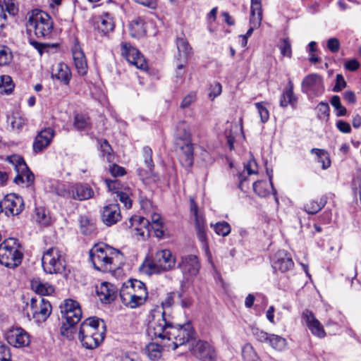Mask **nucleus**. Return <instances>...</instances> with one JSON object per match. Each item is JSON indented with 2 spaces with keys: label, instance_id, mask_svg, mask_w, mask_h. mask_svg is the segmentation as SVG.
Masks as SVG:
<instances>
[{
  "label": "nucleus",
  "instance_id": "nucleus-32",
  "mask_svg": "<svg viewBox=\"0 0 361 361\" xmlns=\"http://www.w3.org/2000/svg\"><path fill=\"white\" fill-rule=\"evenodd\" d=\"M130 35L134 38H139L145 35V21L140 17H136L129 23Z\"/></svg>",
  "mask_w": 361,
  "mask_h": 361
},
{
  "label": "nucleus",
  "instance_id": "nucleus-43",
  "mask_svg": "<svg viewBox=\"0 0 361 361\" xmlns=\"http://www.w3.org/2000/svg\"><path fill=\"white\" fill-rule=\"evenodd\" d=\"M177 295L176 292H170L166 294L165 299L161 302V307L155 310H153L151 312V316L152 317V312L155 310H160L161 312H165L166 314H170V312H167L168 309H171L173 305L175 302V297Z\"/></svg>",
  "mask_w": 361,
  "mask_h": 361
},
{
  "label": "nucleus",
  "instance_id": "nucleus-17",
  "mask_svg": "<svg viewBox=\"0 0 361 361\" xmlns=\"http://www.w3.org/2000/svg\"><path fill=\"white\" fill-rule=\"evenodd\" d=\"M8 343L15 348H23L30 343L29 334L23 329L18 327L9 330L6 334Z\"/></svg>",
  "mask_w": 361,
  "mask_h": 361
},
{
  "label": "nucleus",
  "instance_id": "nucleus-46",
  "mask_svg": "<svg viewBox=\"0 0 361 361\" xmlns=\"http://www.w3.org/2000/svg\"><path fill=\"white\" fill-rule=\"evenodd\" d=\"M242 356L244 361H257V355L250 343H246L242 348Z\"/></svg>",
  "mask_w": 361,
  "mask_h": 361
},
{
  "label": "nucleus",
  "instance_id": "nucleus-20",
  "mask_svg": "<svg viewBox=\"0 0 361 361\" xmlns=\"http://www.w3.org/2000/svg\"><path fill=\"white\" fill-rule=\"evenodd\" d=\"M192 354L201 361H215L214 348L207 341H198L192 348Z\"/></svg>",
  "mask_w": 361,
  "mask_h": 361
},
{
  "label": "nucleus",
  "instance_id": "nucleus-38",
  "mask_svg": "<svg viewBox=\"0 0 361 361\" xmlns=\"http://www.w3.org/2000/svg\"><path fill=\"white\" fill-rule=\"evenodd\" d=\"M311 153L316 155V161L322 164L323 169H326L331 165V160L328 152L324 149L312 148Z\"/></svg>",
  "mask_w": 361,
  "mask_h": 361
},
{
  "label": "nucleus",
  "instance_id": "nucleus-22",
  "mask_svg": "<svg viewBox=\"0 0 361 361\" xmlns=\"http://www.w3.org/2000/svg\"><path fill=\"white\" fill-rule=\"evenodd\" d=\"M178 267L183 275L194 276L199 273L200 264L196 255H190L182 257Z\"/></svg>",
  "mask_w": 361,
  "mask_h": 361
},
{
  "label": "nucleus",
  "instance_id": "nucleus-49",
  "mask_svg": "<svg viewBox=\"0 0 361 361\" xmlns=\"http://www.w3.org/2000/svg\"><path fill=\"white\" fill-rule=\"evenodd\" d=\"M98 143L99 145V149L102 157H106L108 161H111V159L113 157V149L109 142L106 139L99 140Z\"/></svg>",
  "mask_w": 361,
  "mask_h": 361
},
{
  "label": "nucleus",
  "instance_id": "nucleus-42",
  "mask_svg": "<svg viewBox=\"0 0 361 361\" xmlns=\"http://www.w3.org/2000/svg\"><path fill=\"white\" fill-rule=\"evenodd\" d=\"M145 353L151 360H157L161 356L162 346L156 343H150L145 348Z\"/></svg>",
  "mask_w": 361,
  "mask_h": 361
},
{
  "label": "nucleus",
  "instance_id": "nucleus-57",
  "mask_svg": "<svg viewBox=\"0 0 361 361\" xmlns=\"http://www.w3.org/2000/svg\"><path fill=\"white\" fill-rule=\"evenodd\" d=\"M281 54L283 56H287L288 58H291L292 56V50H291V44L288 38L283 39L282 42L279 47Z\"/></svg>",
  "mask_w": 361,
  "mask_h": 361
},
{
  "label": "nucleus",
  "instance_id": "nucleus-23",
  "mask_svg": "<svg viewBox=\"0 0 361 361\" xmlns=\"http://www.w3.org/2000/svg\"><path fill=\"white\" fill-rule=\"evenodd\" d=\"M121 219V214L118 204H109L103 207L102 212V220L106 226H113L118 222Z\"/></svg>",
  "mask_w": 361,
  "mask_h": 361
},
{
  "label": "nucleus",
  "instance_id": "nucleus-47",
  "mask_svg": "<svg viewBox=\"0 0 361 361\" xmlns=\"http://www.w3.org/2000/svg\"><path fill=\"white\" fill-rule=\"evenodd\" d=\"M14 84L11 77L9 75H2L0 78V89L1 92L6 94H10L14 89Z\"/></svg>",
  "mask_w": 361,
  "mask_h": 361
},
{
  "label": "nucleus",
  "instance_id": "nucleus-29",
  "mask_svg": "<svg viewBox=\"0 0 361 361\" xmlns=\"http://www.w3.org/2000/svg\"><path fill=\"white\" fill-rule=\"evenodd\" d=\"M178 49L177 60L187 63L189 56L192 54V47L185 37H178L176 40Z\"/></svg>",
  "mask_w": 361,
  "mask_h": 361
},
{
  "label": "nucleus",
  "instance_id": "nucleus-13",
  "mask_svg": "<svg viewBox=\"0 0 361 361\" xmlns=\"http://www.w3.org/2000/svg\"><path fill=\"white\" fill-rule=\"evenodd\" d=\"M3 212L7 216L19 215L25 208L24 201L22 197L14 193L6 195L1 201Z\"/></svg>",
  "mask_w": 361,
  "mask_h": 361
},
{
  "label": "nucleus",
  "instance_id": "nucleus-19",
  "mask_svg": "<svg viewBox=\"0 0 361 361\" xmlns=\"http://www.w3.org/2000/svg\"><path fill=\"white\" fill-rule=\"evenodd\" d=\"M54 136V130L51 128H46L40 130L35 137L32 149L35 154L42 152L51 144Z\"/></svg>",
  "mask_w": 361,
  "mask_h": 361
},
{
  "label": "nucleus",
  "instance_id": "nucleus-5",
  "mask_svg": "<svg viewBox=\"0 0 361 361\" xmlns=\"http://www.w3.org/2000/svg\"><path fill=\"white\" fill-rule=\"evenodd\" d=\"M62 317L65 319L61 328V334L69 340L74 339L75 325L82 318V310L78 302L72 299L65 300L60 306Z\"/></svg>",
  "mask_w": 361,
  "mask_h": 361
},
{
  "label": "nucleus",
  "instance_id": "nucleus-2",
  "mask_svg": "<svg viewBox=\"0 0 361 361\" xmlns=\"http://www.w3.org/2000/svg\"><path fill=\"white\" fill-rule=\"evenodd\" d=\"M106 327L103 320L89 317L82 322L78 338L86 349H94L99 345L105 337Z\"/></svg>",
  "mask_w": 361,
  "mask_h": 361
},
{
  "label": "nucleus",
  "instance_id": "nucleus-4",
  "mask_svg": "<svg viewBox=\"0 0 361 361\" xmlns=\"http://www.w3.org/2000/svg\"><path fill=\"white\" fill-rule=\"evenodd\" d=\"M175 145L179 150L180 164L185 167L192 166L194 161V148L190 126L185 121H180L177 125Z\"/></svg>",
  "mask_w": 361,
  "mask_h": 361
},
{
  "label": "nucleus",
  "instance_id": "nucleus-24",
  "mask_svg": "<svg viewBox=\"0 0 361 361\" xmlns=\"http://www.w3.org/2000/svg\"><path fill=\"white\" fill-rule=\"evenodd\" d=\"M20 250H0V263L8 268L20 265L23 259Z\"/></svg>",
  "mask_w": 361,
  "mask_h": 361
},
{
  "label": "nucleus",
  "instance_id": "nucleus-51",
  "mask_svg": "<svg viewBox=\"0 0 361 361\" xmlns=\"http://www.w3.org/2000/svg\"><path fill=\"white\" fill-rule=\"evenodd\" d=\"M254 192L259 197H264L269 195L267 183L265 181L258 180L253 183Z\"/></svg>",
  "mask_w": 361,
  "mask_h": 361
},
{
  "label": "nucleus",
  "instance_id": "nucleus-25",
  "mask_svg": "<svg viewBox=\"0 0 361 361\" xmlns=\"http://www.w3.org/2000/svg\"><path fill=\"white\" fill-rule=\"evenodd\" d=\"M302 317L313 335L319 338H323L325 336L326 333L324 330L323 326L321 324L319 321L316 319L312 311L305 310L302 314Z\"/></svg>",
  "mask_w": 361,
  "mask_h": 361
},
{
  "label": "nucleus",
  "instance_id": "nucleus-52",
  "mask_svg": "<svg viewBox=\"0 0 361 361\" xmlns=\"http://www.w3.org/2000/svg\"><path fill=\"white\" fill-rule=\"evenodd\" d=\"M109 264L120 267L125 264V258L121 250H114L109 256Z\"/></svg>",
  "mask_w": 361,
  "mask_h": 361
},
{
  "label": "nucleus",
  "instance_id": "nucleus-10",
  "mask_svg": "<svg viewBox=\"0 0 361 361\" xmlns=\"http://www.w3.org/2000/svg\"><path fill=\"white\" fill-rule=\"evenodd\" d=\"M43 269L46 273L57 274L65 268V259L60 250H47L42 259Z\"/></svg>",
  "mask_w": 361,
  "mask_h": 361
},
{
  "label": "nucleus",
  "instance_id": "nucleus-21",
  "mask_svg": "<svg viewBox=\"0 0 361 361\" xmlns=\"http://www.w3.org/2000/svg\"><path fill=\"white\" fill-rule=\"evenodd\" d=\"M273 268L281 272L293 269L294 262L292 257L285 250H279L272 258Z\"/></svg>",
  "mask_w": 361,
  "mask_h": 361
},
{
  "label": "nucleus",
  "instance_id": "nucleus-61",
  "mask_svg": "<svg viewBox=\"0 0 361 361\" xmlns=\"http://www.w3.org/2000/svg\"><path fill=\"white\" fill-rule=\"evenodd\" d=\"M13 130H20L25 124L24 120L20 116H11L8 118Z\"/></svg>",
  "mask_w": 361,
  "mask_h": 361
},
{
  "label": "nucleus",
  "instance_id": "nucleus-55",
  "mask_svg": "<svg viewBox=\"0 0 361 361\" xmlns=\"http://www.w3.org/2000/svg\"><path fill=\"white\" fill-rule=\"evenodd\" d=\"M131 194L130 188H128L123 192L116 195V197L119 199V201L123 204L126 209H130L132 207V200L130 197Z\"/></svg>",
  "mask_w": 361,
  "mask_h": 361
},
{
  "label": "nucleus",
  "instance_id": "nucleus-27",
  "mask_svg": "<svg viewBox=\"0 0 361 361\" xmlns=\"http://www.w3.org/2000/svg\"><path fill=\"white\" fill-rule=\"evenodd\" d=\"M71 51L74 64L78 74L85 75L87 71V63L85 54L78 42L72 47Z\"/></svg>",
  "mask_w": 361,
  "mask_h": 361
},
{
  "label": "nucleus",
  "instance_id": "nucleus-30",
  "mask_svg": "<svg viewBox=\"0 0 361 361\" xmlns=\"http://www.w3.org/2000/svg\"><path fill=\"white\" fill-rule=\"evenodd\" d=\"M90 258L95 269L99 270L101 266L110 265L109 256L105 252V250H90Z\"/></svg>",
  "mask_w": 361,
  "mask_h": 361
},
{
  "label": "nucleus",
  "instance_id": "nucleus-53",
  "mask_svg": "<svg viewBox=\"0 0 361 361\" xmlns=\"http://www.w3.org/2000/svg\"><path fill=\"white\" fill-rule=\"evenodd\" d=\"M177 296L180 300V304L182 308L189 309L193 305V298L188 294H186L183 290L178 292Z\"/></svg>",
  "mask_w": 361,
  "mask_h": 361
},
{
  "label": "nucleus",
  "instance_id": "nucleus-16",
  "mask_svg": "<svg viewBox=\"0 0 361 361\" xmlns=\"http://www.w3.org/2000/svg\"><path fill=\"white\" fill-rule=\"evenodd\" d=\"M190 211L195 217L197 236L203 246H207L206 221L204 217L199 213L198 206L193 197H190Z\"/></svg>",
  "mask_w": 361,
  "mask_h": 361
},
{
  "label": "nucleus",
  "instance_id": "nucleus-9",
  "mask_svg": "<svg viewBox=\"0 0 361 361\" xmlns=\"http://www.w3.org/2000/svg\"><path fill=\"white\" fill-rule=\"evenodd\" d=\"M8 160L17 173L16 176L13 179L15 183L18 185L24 183V177H25L27 186H30L34 183L35 176L30 170L23 157L15 154L8 157Z\"/></svg>",
  "mask_w": 361,
  "mask_h": 361
},
{
  "label": "nucleus",
  "instance_id": "nucleus-59",
  "mask_svg": "<svg viewBox=\"0 0 361 361\" xmlns=\"http://www.w3.org/2000/svg\"><path fill=\"white\" fill-rule=\"evenodd\" d=\"M11 354L9 347L0 342V361H11Z\"/></svg>",
  "mask_w": 361,
  "mask_h": 361
},
{
  "label": "nucleus",
  "instance_id": "nucleus-60",
  "mask_svg": "<svg viewBox=\"0 0 361 361\" xmlns=\"http://www.w3.org/2000/svg\"><path fill=\"white\" fill-rule=\"evenodd\" d=\"M252 333L254 337L256 338V340L261 343L268 342V340L270 336V334L257 328L252 329Z\"/></svg>",
  "mask_w": 361,
  "mask_h": 361
},
{
  "label": "nucleus",
  "instance_id": "nucleus-36",
  "mask_svg": "<svg viewBox=\"0 0 361 361\" xmlns=\"http://www.w3.org/2000/svg\"><path fill=\"white\" fill-rule=\"evenodd\" d=\"M35 219L39 224L44 226H49L51 222L49 212L43 207L35 208Z\"/></svg>",
  "mask_w": 361,
  "mask_h": 361
},
{
  "label": "nucleus",
  "instance_id": "nucleus-33",
  "mask_svg": "<svg viewBox=\"0 0 361 361\" xmlns=\"http://www.w3.org/2000/svg\"><path fill=\"white\" fill-rule=\"evenodd\" d=\"M51 77L62 82L64 85H68L71 78V73L66 64L59 63L56 72L52 73Z\"/></svg>",
  "mask_w": 361,
  "mask_h": 361
},
{
  "label": "nucleus",
  "instance_id": "nucleus-34",
  "mask_svg": "<svg viewBox=\"0 0 361 361\" xmlns=\"http://www.w3.org/2000/svg\"><path fill=\"white\" fill-rule=\"evenodd\" d=\"M295 102L296 98L293 95V84L289 80L286 90L280 99V106L282 107H286L288 104L293 106Z\"/></svg>",
  "mask_w": 361,
  "mask_h": 361
},
{
  "label": "nucleus",
  "instance_id": "nucleus-1",
  "mask_svg": "<svg viewBox=\"0 0 361 361\" xmlns=\"http://www.w3.org/2000/svg\"><path fill=\"white\" fill-rule=\"evenodd\" d=\"M147 334L152 339L171 341L165 345L176 350L192 338L194 331L190 322L173 326L169 314L155 310L152 312V319L149 323Z\"/></svg>",
  "mask_w": 361,
  "mask_h": 361
},
{
  "label": "nucleus",
  "instance_id": "nucleus-39",
  "mask_svg": "<svg viewBox=\"0 0 361 361\" xmlns=\"http://www.w3.org/2000/svg\"><path fill=\"white\" fill-rule=\"evenodd\" d=\"M326 198L323 196L320 197L319 201L310 200L305 205V211L310 214H314L319 212L326 204Z\"/></svg>",
  "mask_w": 361,
  "mask_h": 361
},
{
  "label": "nucleus",
  "instance_id": "nucleus-37",
  "mask_svg": "<svg viewBox=\"0 0 361 361\" xmlns=\"http://www.w3.org/2000/svg\"><path fill=\"white\" fill-rule=\"evenodd\" d=\"M80 231L85 235H92L95 233L97 226L95 221L86 216H81L80 220Z\"/></svg>",
  "mask_w": 361,
  "mask_h": 361
},
{
  "label": "nucleus",
  "instance_id": "nucleus-50",
  "mask_svg": "<svg viewBox=\"0 0 361 361\" xmlns=\"http://www.w3.org/2000/svg\"><path fill=\"white\" fill-rule=\"evenodd\" d=\"M13 59L11 49L6 46L0 45V66L9 64Z\"/></svg>",
  "mask_w": 361,
  "mask_h": 361
},
{
  "label": "nucleus",
  "instance_id": "nucleus-3",
  "mask_svg": "<svg viewBox=\"0 0 361 361\" xmlns=\"http://www.w3.org/2000/svg\"><path fill=\"white\" fill-rule=\"evenodd\" d=\"M119 295L122 303L133 309L145 304L148 292L143 282L137 279H130L122 285Z\"/></svg>",
  "mask_w": 361,
  "mask_h": 361
},
{
  "label": "nucleus",
  "instance_id": "nucleus-64",
  "mask_svg": "<svg viewBox=\"0 0 361 361\" xmlns=\"http://www.w3.org/2000/svg\"><path fill=\"white\" fill-rule=\"evenodd\" d=\"M111 174L114 177L123 176L126 174V170L123 167L114 164L109 168Z\"/></svg>",
  "mask_w": 361,
  "mask_h": 361
},
{
  "label": "nucleus",
  "instance_id": "nucleus-44",
  "mask_svg": "<svg viewBox=\"0 0 361 361\" xmlns=\"http://www.w3.org/2000/svg\"><path fill=\"white\" fill-rule=\"evenodd\" d=\"M104 182L106 185V187L108 188V190L116 195L129 188L117 179L110 180L106 178L104 180Z\"/></svg>",
  "mask_w": 361,
  "mask_h": 361
},
{
  "label": "nucleus",
  "instance_id": "nucleus-35",
  "mask_svg": "<svg viewBox=\"0 0 361 361\" xmlns=\"http://www.w3.org/2000/svg\"><path fill=\"white\" fill-rule=\"evenodd\" d=\"M73 127L77 130H83L91 128L90 118L85 114H75L74 116Z\"/></svg>",
  "mask_w": 361,
  "mask_h": 361
},
{
  "label": "nucleus",
  "instance_id": "nucleus-40",
  "mask_svg": "<svg viewBox=\"0 0 361 361\" xmlns=\"http://www.w3.org/2000/svg\"><path fill=\"white\" fill-rule=\"evenodd\" d=\"M144 162L147 168L145 172L147 175H152L154 169V161L152 160V149L149 146H145L142 148Z\"/></svg>",
  "mask_w": 361,
  "mask_h": 361
},
{
  "label": "nucleus",
  "instance_id": "nucleus-12",
  "mask_svg": "<svg viewBox=\"0 0 361 361\" xmlns=\"http://www.w3.org/2000/svg\"><path fill=\"white\" fill-rule=\"evenodd\" d=\"M30 309L32 317L37 322L45 321L51 312V305L50 302L40 296L31 298Z\"/></svg>",
  "mask_w": 361,
  "mask_h": 361
},
{
  "label": "nucleus",
  "instance_id": "nucleus-14",
  "mask_svg": "<svg viewBox=\"0 0 361 361\" xmlns=\"http://www.w3.org/2000/svg\"><path fill=\"white\" fill-rule=\"evenodd\" d=\"M324 90L322 78L318 74L307 75L302 82V91L310 96H319Z\"/></svg>",
  "mask_w": 361,
  "mask_h": 361
},
{
  "label": "nucleus",
  "instance_id": "nucleus-7",
  "mask_svg": "<svg viewBox=\"0 0 361 361\" xmlns=\"http://www.w3.org/2000/svg\"><path fill=\"white\" fill-rule=\"evenodd\" d=\"M176 264V257L172 255L171 250H158L152 260L145 261L142 266V271L147 274H160L161 271H169Z\"/></svg>",
  "mask_w": 361,
  "mask_h": 361
},
{
  "label": "nucleus",
  "instance_id": "nucleus-26",
  "mask_svg": "<svg viewBox=\"0 0 361 361\" xmlns=\"http://www.w3.org/2000/svg\"><path fill=\"white\" fill-rule=\"evenodd\" d=\"M118 289L112 283L103 282L97 288V293L102 302L109 304L112 302L117 296Z\"/></svg>",
  "mask_w": 361,
  "mask_h": 361
},
{
  "label": "nucleus",
  "instance_id": "nucleus-48",
  "mask_svg": "<svg viewBox=\"0 0 361 361\" xmlns=\"http://www.w3.org/2000/svg\"><path fill=\"white\" fill-rule=\"evenodd\" d=\"M268 343L274 349L282 350L286 346V341L280 336L270 334Z\"/></svg>",
  "mask_w": 361,
  "mask_h": 361
},
{
  "label": "nucleus",
  "instance_id": "nucleus-15",
  "mask_svg": "<svg viewBox=\"0 0 361 361\" xmlns=\"http://www.w3.org/2000/svg\"><path fill=\"white\" fill-rule=\"evenodd\" d=\"M121 54L129 63L133 64L137 68L145 70L147 68L143 55L137 49L132 47L130 44L127 42L121 44Z\"/></svg>",
  "mask_w": 361,
  "mask_h": 361
},
{
  "label": "nucleus",
  "instance_id": "nucleus-54",
  "mask_svg": "<svg viewBox=\"0 0 361 361\" xmlns=\"http://www.w3.org/2000/svg\"><path fill=\"white\" fill-rule=\"evenodd\" d=\"M317 117L320 120L327 121L329 116V106L328 103L320 102L316 107Z\"/></svg>",
  "mask_w": 361,
  "mask_h": 361
},
{
  "label": "nucleus",
  "instance_id": "nucleus-56",
  "mask_svg": "<svg viewBox=\"0 0 361 361\" xmlns=\"http://www.w3.org/2000/svg\"><path fill=\"white\" fill-rule=\"evenodd\" d=\"M21 247L22 244L16 238H8L0 244V248H20Z\"/></svg>",
  "mask_w": 361,
  "mask_h": 361
},
{
  "label": "nucleus",
  "instance_id": "nucleus-11",
  "mask_svg": "<svg viewBox=\"0 0 361 361\" xmlns=\"http://www.w3.org/2000/svg\"><path fill=\"white\" fill-rule=\"evenodd\" d=\"M130 221L132 226H134L136 223L139 225L140 227L135 228V235L137 237H140L142 239L151 236L150 227L162 225L161 216L157 213H153L152 214V223H150L146 218L139 216H132Z\"/></svg>",
  "mask_w": 361,
  "mask_h": 361
},
{
  "label": "nucleus",
  "instance_id": "nucleus-18",
  "mask_svg": "<svg viewBox=\"0 0 361 361\" xmlns=\"http://www.w3.org/2000/svg\"><path fill=\"white\" fill-rule=\"evenodd\" d=\"M18 4L16 0H0V35L8 26V19L6 12L10 16L14 17L18 13Z\"/></svg>",
  "mask_w": 361,
  "mask_h": 361
},
{
  "label": "nucleus",
  "instance_id": "nucleus-8",
  "mask_svg": "<svg viewBox=\"0 0 361 361\" xmlns=\"http://www.w3.org/2000/svg\"><path fill=\"white\" fill-rule=\"evenodd\" d=\"M94 193V190L90 185L81 183L68 185L67 187L57 190V194L60 196L79 201L93 197Z\"/></svg>",
  "mask_w": 361,
  "mask_h": 361
},
{
  "label": "nucleus",
  "instance_id": "nucleus-28",
  "mask_svg": "<svg viewBox=\"0 0 361 361\" xmlns=\"http://www.w3.org/2000/svg\"><path fill=\"white\" fill-rule=\"evenodd\" d=\"M30 287L40 297L49 295L55 290L51 284L44 281L39 277H35L30 280Z\"/></svg>",
  "mask_w": 361,
  "mask_h": 361
},
{
  "label": "nucleus",
  "instance_id": "nucleus-41",
  "mask_svg": "<svg viewBox=\"0 0 361 361\" xmlns=\"http://www.w3.org/2000/svg\"><path fill=\"white\" fill-rule=\"evenodd\" d=\"M98 28L104 33L112 31L114 28L113 18L109 13H104L100 18V25Z\"/></svg>",
  "mask_w": 361,
  "mask_h": 361
},
{
  "label": "nucleus",
  "instance_id": "nucleus-45",
  "mask_svg": "<svg viewBox=\"0 0 361 361\" xmlns=\"http://www.w3.org/2000/svg\"><path fill=\"white\" fill-rule=\"evenodd\" d=\"M210 226L213 228L214 232L219 235L226 236L231 231L230 224L224 221L217 222L215 224H211Z\"/></svg>",
  "mask_w": 361,
  "mask_h": 361
},
{
  "label": "nucleus",
  "instance_id": "nucleus-58",
  "mask_svg": "<svg viewBox=\"0 0 361 361\" xmlns=\"http://www.w3.org/2000/svg\"><path fill=\"white\" fill-rule=\"evenodd\" d=\"M255 106L259 114L261 121L266 123L269 118V113L267 107L264 105L263 102L255 103Z\"/></svg>",
  "mask_w": 361,
  "mask_h": 361
},
{
  "label": "nucleus",
  "instance_id": "nucleus-63",
  "mask_svg": "<svg viewBox=\"0 0 361 361\" xmlns=\"http://www.w3.org/2000/svg\"><path fill=\"white\" fill-rule=\"evenodd\" d=\"M196 94L195 92H190L187 94L182 100L180 107L185 109L190 106V104L195 100Z\"/></svg>",
  "mask_w": 361,
  "mask_h": 361
},
{
  "label": "nucleus",
  "instance_id": "nucleus-6",
  "mask_svg": "<svg viewBox=\"0 0 361 361\" xmlns=\"http://www.w3.org/2000/svg\"><path fill=\"white\" fill-rule=\"evenodd\" d=\"M27 29L33 28L37 38L49 39L51 35L54 23L51 17L40 9H33L27 13Z\"/></svg>",
  "mask_w": 361,
  "mask_h": 361
},
{
  "label": "nucleus",
  "instance_id": "nucleus-62",
  "mask_svg": "<svg viewBox=\"0 0 361 361\" xmlns=\"http://www.w3.org/2000/svg\"><path fill=\"white\" fill-rule=\"evenodd\" d=\"M343 66L345 70H347L348 71L354 72L360 68V63H359V61L357 59H352L346 61L345 62Z\"/></svg>",
  "mask_w": 361,
  "mask_h": 361
},
{
  "label": "nucleus",
  "instance_id": "nucleus-31",
  "mask_svg": "<svg viewBox=\"0 0 361 361\" xmlns=\"http://www.w3.org/2000/svg\"><path fill=\"white\" fill-rule=\"evenodd\" d=\"M250 14V24H253L254 27H259L262 20L261 0H251Z\"/></svg>",
  "mask_w": 361,
  "mask_h": 361
}]
</instances>
